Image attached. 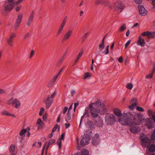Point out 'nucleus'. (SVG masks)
Segmentation results:
<instances>
[{
	"mask_svg": "<svg viewBox=\"0 0 155 155\" xmlns=\"http://www.w3.org/2000/svg\"><path fill=\"white\" fill-rule=\"evenodd\" d=\"M105 120L107 125L111 126L114 124L116 121L115 116L112 114H107L105 117Z\"/></svg>",
	"mask_w": 155,
	"mask_h": 155,
	"instance_id": "nucleus-2",
	"label": "nucleus"
},
{
	"mask_svg": "<svg viewBox=\"0 0 155 155\" xmlns=\"http://www.w3.org/2000/svg\"><path fill=\"white\" fill-rule=\"evenodd\" d=\"M34 54V50H32L31 51L29 57L30 58H31L32 57Z\"/></svg>",
	"mask_w": 155,
	"mask_h": 155,
	"instance_id": "nucleus-48",
	"label": "nucleus"
},
{
	"mask_svg": "<svg viewBox=\"0 0 155 155\" xmlns=\"http://www.w3.org/2000/svg\"><path fill=\"white\" fill-rule=\"evenodd\" d=\"M104 2V0H96L95 2V4L96 5L102 4Z\"/></svg>",
	"mask_w": 155,
	"mask_h": 155,
	"instance_id": "nucleus-36",
	"label": "nucleus"
},
{
	"mask_svg": "<svg viewBox=\"0 0 155 155\" xmlns=\"http://www.w3.org/2000/svg\"><path fill=\"white\" fill-rule=\"evenodd\" d=\"M130 105L129 106V107L131 110L134 109L137 104V99L134 98L132 99L130 102Z\"/></svg>",
	"mask_w": 155,
	"mask_h": 155,
	"instance_id": "nucleus-12",
	"label": "nucleus"
},
{
	"mask_svg": "<svg viewBox=\"0 0 155 155\" xmlns=\"http://www.w3.org/2000/svg\"><path fill=\"white\" fill-rule=\"evenodd\" d=\"M134 1L137 4H140L142 3V0H134Z\"/></svg>",
	"mask_w": 155,
	"mask_h": 155,
	"instance_id": "nucleus-54",
	"label": "nucleus"
},
{
	"mask_svg": "<svg viewBox=\"0 0 155 155\" xmlns=\"http://www.w3.org/2000/svg\"><path fill=\"white\" fill-rule=\"evenodd\" d=\"M16 36V34L14 33H12L10 35L9 38L8 40V43L11 47L13 45V39Z\"/></svg>",
	"mask_w": 155,
	"mask_h": 155,
	"instance_id": "nucleus-13",
	"label": "nucleus"
},
{
	"mask_svg": "<svg viewBox=\"0 0 155 155\" xmlns=\"http://www.w3.org/2000/svg\"><path fill=\"white\" fill-rule=\"evenodd\" d=\"M89 33V32H88L86 33L83 36V38H87V36L88 35Z\"/></svg>",
	"mask_w": 155,
	"mask_h": 155,
	"instance_id": "nucleus-64",
	"label": "nucleus"
},
{
	"mask_svg": "<svg viewBox=\"0 0 155 155\" xmlns=\"http://www.w3.org/2000/svg\"><path fill=\"white\" fill-rule=\"evenodd\" d=\"M89 107L91 115L94 117H97L98 113L103 115L107 111L104 104L100 100H97L94 103L90 104Z\"/></svg>",
	"mask_w": 155,
	"mask_h": 155,
	"instance_id": "nucleus-1",
	"label": "nucleus"
},
{
	"mask_svg": "<svg viewBox=\"0 0 155 155\" xmlns=\"http://www.w3.org/2000/svg\"><path fill=\"white\" fill-rule=\"evenodd\" d=\"M155 68H153V71L150 74L147 75L146 77V78L147 79H151L153 78V76L154 73V71Z\"/></svg>",
	"mask_w": 155,
	"mask_h": 155,
	"instance_id": "nucleus-29",
	"label": "nucleus"
},
{
	"mask_svg": "<svg viewBox=\"0 0 155 155\" xmlns=\"http://www.w3.org/2000/svg\"><path fill=\"white\" fill-rule=\"evenodd\" d=\"M137 44L138 45L142 46H144L145 44L144 39L141 38V36H140L138 40Z\"/></svg>",
	"mask_w": 155,
	"mask_h": 155,
	"instance_id": "nucleus-22",
	"label": "nucleus"
},
{
	"mask_svg": "<svg viewBox=\"0 0 155 155\" xmlns=\"http://www.w3.org/2000/svg\"><path fill=\"white\" fill-rule=\"evenodd\" d=\"M64 56H63V57H62L58 61V63L60 64H61L63 61L64 59Z\"/></svg>",
	"mask_w": 155,
	"mask_h": 155,
	"instance_id": "nucleus-56",
	"label": "nucleus"
},
{
	"mask_svg": "<svg viewBox=\"0 0 155 155\" xmlns=\"http://www.w3.org/2000/svg\"><path fill=\"white\" fill-rule=\"evenodd\" d=\"M56 94V92L55 91H54V93L51 94V97H50V98L53 99V98H54V97L55 96Z\"/></svg>",
	"mask_w": 155,
	"mask_h": 155,
	"instance_id": "nucleus-52",
	"label": "nucleus"
},
{
	"mask_svg": "<svg viewBox=\"0 0 155 155\" xmlns=\"http://www.w3.org/2000/svg\"><path fill=\"white\" fill-rule=\"evenodd\" d=\"M126 28V25L125 24H124L119 28V31L120 32H122L124 31Z\"/></svg>",
	"mask_w": 155,
	"mask_h": 155,
	"instance_id": "nucleus-34",
	"label": "nucleus"
},
{
	"mask_svg": "<svg viewBox=\"0 0 155 155\" xmlns=\"http://www.w3.org/2000/svg\"><path fill=\"white\" fill-rule=\"evenodd\" d=\"M64 23L63 22V23H61L58 29L56 35L58 36L62 32L64 27Z\"/></svg>",
	"mask_w": 155,
	"mask_h": 155,
	"instance_id": "nucleus-20",
	"label": "nucleus"
},
{
	"mask_svg": "<svg viewBox=\"0 0 155 155\" xmlns=\"http://www.w3.org/2000/svg\"><path fill=\"white\" fill-rule=\"evenodd\" d=\"M91 77V75L89 73L87 72L85 73L83 75V79H88Z\"/></svg>",
	"mask_w": 155,
	"mask_h": 155,
	"instance_id": "nucleus-33",
	"label": "nucleus"
},
{
	"mask_svg": "<svg viewBox=\"0 0 155 155\" xmlns=\"http://www.w3.org/2000/svg\"><path fill=\"white\" fill-rule=\"evenodd\" d=\"M113 111L114 113V114L117 116L118 117H120L122 114H121V112L120 110L117 108H115L113 109Z\"/></svg>",
	"mask_w": 155,
	"mask_h": 155,
	"instance_id": "nucleus-21",
	"label": "nucleus"
},
{
	"mask_svg": "<svg viewBox=\"0 0 155 155\" xmlns=\"http://www.w3.org/2000/svg\"><path fill=\"white\" fill-rule=\"evenodd\" d=\"M140 140L142 142L141 145L144 147H146L150 142V140L147 137H141Z\"/></svg>",
	"mask_w": 155,
	"mask_h": 155,
	"instance_id": "nucleus-8",
	"label": "nucleus"
},
{
	"mask_svg": "<svg viewBox=\"0 0 155 155\" xmlns=\"http://www.w3.org/2000/svg\"><path fill=\"white\" fill-rule=\"evenodd\" d=\"M53 101V99L51 98L49 96H48L44 100V102L46 104V108H48L51 105Z\"/></svg>",
	"mask_w": 155,
	"mask_h": 155,
	"instance_id": "nucleus-10",
	"label": "nucleus"
},
{
	"mask_svg": "<svg viewBox=\"0 0 155 155\" xmlns=\"http://www.w3.org/2000/svg\"><path fill=\"white\" fill-rule=\"evenodd\" d=\"M147 31L146 32H144L142 33L141 35L143 36H145L146 35L147 36Z\"/></svg>",
	"mask_w": 155,
	"mask_h": 155,
	"instance_id": "nucleus-60",
	"label": "nucleus"
},
{
	"mask_svg": "<svg viewBox=\"0 0 155 155\" xmlns=\"http://www.w3.org/2000/svg\"><path fill=\"white\" fill-rule=\"evenodd\" d=\"M133 87V84L131 83L127 84L126 85L127 88L130 90H131Z\"/></svg>",
	"mask_w": 155,
	"mask_h": 155,
	"instance_id": "nucleus-38",
	"label": "nucleus"
},
{
	"mask_svg": "<svg viewBox=\"0 0 155 155\" xmlns=\"http://www.w3.org/2000/svg\"><path fill=\"white\" fill-rule=\"evenodd\" d=\"M83 51L82 50H81L79 52V54L77 56L78 58H80L82 56L83 54Z\"/></svg>",
	"mask_w": 155,
	"mask_h": 155,
	"instance_id": "nucleus-49",
	"label": "nucleus"
},
{
	"mask_svg": "<svg viewBox=\"0 0 155 155\" xmlns=\"http://www.w3.org/2000/svg\"><path fill=\"white\" fill-rule=\"evenodd\" d=\"M55 140L54 139H51L48 142V147H49L50 145H51L53 143H54Z\"/></svg>",
	"mask_w": 155,
	"mask_h": 155,
	"instance_id": "nucleus-40",
	"label": "nucleus"
},
{
	"mask_svg": "<svg viewBox=\"0 0 155 155\" xmlns=\"http://www.w3.org/2000/svg\"><path fill=\"white\" fill-rule=\"evenodd\" d=\"M147 36L149 38H153L155 37V32H150L147 31Z\"/></svg>",
	"mask_w": 155,
	"mask_h": 155,
	"instance_id": "nucleus-30",
	"label": "nucleus"
},
{
	"mask_svg": "<svg viewBox=\"0 0 155 155\" xmlns=\"http://www.w3.org/2000/svg\"><path fill=\"white\" fill-rule=\"evenodd\" d=\"M23 0H18L15 3H14V5H17L21 3Z\"/></svg>",
	"mask_w": 155,
	"mask_h": 155,
	"instance_id": "nucleus-46",
	"label": "nucleus"
},
{
	"mask_svg": "<svg viewBox=\"0 0 155 155\" xmlns=\"http://www.w3.org/2000/svg\"><path fill=\"white\" fill-rule=\"evenodd\" d=\"M1 114L3 115L7 116H11L14 117H16V116L13 114H12L10 112H8L7 111L4 110L1 112Z\"/></svg>",
	"mask_w": 155,
	"mask_h": 155,
	"instance_id": "nucleus-18",
	"label": "nucleus"
},
{
	"mask_svg": "<svg viewBox=\"0 0 155 155\" xmlns=\"http://www.w3.org/2000/svg\"><path fill=\"white\" fill-rule=\"evenodd\" d=\"M143 115L140 113L135 114L134 117V124L139 125L140 124L142 120Z\"/></svg>",
	"mask_w": 155,
	"mask_h": 155,
	"instance_id": "nucleus-5",
	"label": "nucleus"
},
{
	"mask_svg": "<svg viewBox=\"0 0 155 155\" xmlns=\"http://www.w3.org/2000/svg\"><path fill=\"white\" fill-rule=\"evenodd\" d=\"M45 111L43 107H42L40 109V111L39 112V115L41 116L44 113Z\"/></svg>",
	"mask_w": 155,
	"mask_h": 155,
	"instance_id": "nucleus-42",
	"label": "nucleus"
},
{
	"mask_svg": "<svg viewBox=\"0 0 155 155\" xmlns=\"http://www.w3.org/2000/svg\"><path fill=\"white\" fill-rule=\"evenodd\" d=\"M15 150V146L13 145H11L9 148V151L10 152H13Z\"/></svg>",
	"mask_w": 155,
	"mask_h": 155,
	"instance_id": "nucleus-39",
	"label": "nucleus"
},
{
	"mask_svg": "<svg viewBox=\"0 0 155 155\" xmlns=\"http://www.w3.org/2000/svg\"><path fill=\"white\" fill-rule=\"evenodd\" d=\"M100 141V140L99 138V135L98 134H95L92 140V144L95 146L98 145Z\"/></svg>",
	"mask_w": 155,
	"mask_h": 155,
	"instance_id": "nucleus-11",
	"label": "nucleus"
},
{
	"mask_svg": "<svg viewBox=\"0 0 155 155\" xmlns=\"http://www.w3.org/2000/svg\"><path fill=\"white\" fill-rule=\"evenodd\" d=\"M125 5L122 3H120L116 7V10H121L120 11V12L122 11V10L125 7Z\"/></svg>",
	"mask_w": 155,
	"mask_h": 155,
	"instance_id": "nucleus-23",
	"label": "nucleus"
},
{
	"mask_svg": "<svg viewBox=\"0 0 155 155\" xmlns=\"http://www.w3.org/2000/svg\"><path fill=\"white\" fill-rule=\"evenodd\" d=\"M138 8L140 14L141 15L145 16L147 14V12L143 6L139 5Z\"/></svg>",
	"mask_w": 155,
	"mask_h": 155,
	"instance_id": "nucleus-14",
	"label": "nucleus"
},
{
	"mask_svg": "<svg viewBox=\"0 0 155 155\" xmlns=\"http://www.w3.org/2000/svg\"><path fill=\"white\" fill-rule=\"evenodd\" d=\"M72 34V31L69 30L64 35L63 37V40L64 41L66 40L69 38Z\"/></svg>",
	"mask_w": 155,
	"mask_h": 155,
	"instance_id": "nucleus-19",
	"label": "nucleus"
},
{
	"mask_svg": "<svg viewBox=\"0 0 155 155\" xmlns=\"http://www.w3.org/2000/svg\"><path fill=\"white\" fill-rule=\"evenodd\" d=\"M23 15L22 14H19L18 15L14 25V28L15 29H18L19 27Z\"/></svg>",
	"mask_w": 155,
	"mask_h": 155,
	"instance_id": "nucleus-7",
	"label": "nucleus"
},
{
	"mask_svg": "<svg viewBox=\"0 0 155 155\" xmlns=\"http://www.w3.org/2000/svg\"><path fill=\"white\" fill-rule=\"evenodd\" d=\"M12 106L16 109H18L20 108L21 105V101L17 98H14V102Z\"/></svg>",
	"mask_w": 155,
	"mask_h": 155,
	"instance_id": "nucleus-16",
	"label": "nucleus"
},
{
	"mask_svg": "<svg viewBox=\"0 0 155 155\" xmlns=\"http://www.w3.org/2000/svg\"><path fill=\"white\" fill-rule=\"evenodd\" d=\"M37 124L38 125L39 128H42L44 125V123L42 121L41 118H39L38 119L37 121Z\"/></svg>",
	"mask_w": 155,
	"mask_h": 155,
	"instance_id": "nucleus-27",
	"label": "nucleus"
},
{
	"mask_svg": "<svg viewBox=\"0 0 155 155\" xmlns=\"http://www.w3.org/2000/svg\"><path fill=\"white\" fill-rule=\"evenodd\" d=\"M21 8V6H20L16 7L15 8V10L17 12H18L20 10Z\"/></svg>",
	"mask_w": 155,
	"mask_h": 155,
	"instance_id": "nucleus-55",
	"label": "nucleus"
},
{
	"mask_svg": "<svg viewBox=\"0 0 155 155\" xmlns=\"http://www.w3.org/2000/svg\"><path fill=\"white\" fill-rule=\"evenodd\" d=\"M109 45H108L107 46V47H106V50L104 52V53L106 54H108L109 53Z\"/></svg>",
	"mask_w": 155,
	"mask_h": 155,
	"instance_id": "nucleus-44",
	"label": "nucleus"
},
{
	"mask_svg": "<svg viewBox=\"0 0 155 155\" xmlns=\"http://www.w3.org/2000/svg\"><path fill=\"white\" fill-rule=\"evenodd\" d=\"M34 15L35 12L34 11H32L29 16L28 20L29 21H32L33 20Z\"/></svg>",
	"mask_w": 155,
	"mask_h": 155,
	"instance_id": "nucleus-31",
	"label": "nucleus"
},
{
	"mask_svg": "<svg viewBox=\"0 0 155 155\" xmlns=\"http://www.w3.org/2000/svg\"><path fill=\"white\" fill-rule=\"evenodd\" d=\"M95 124L98 127H101L103 126V121L100 117H98L95 119Z\"/></svg>",
	"mask_w": 155,
	"mask_h": 155,
	"instance_id": "nucleus-15",
	"label": "nucleus"
},
{
	"mask_svg": "<svg viewBox=\"0 0 155 155\" xmlns=\"http://www.w3.org/2000/svg\"><path fill=\"white\" fill-rule=\"evenodd\" d=\"M79 105V103L78 102L75 103H74V110H75L76 107Z\"/></svg>",
	"mask_w": 155,
	"mask_h": 155,
	"instance_id": "nucleus-61",
	"label": "nucleus"
},
{
	"mask_svg": "<svg viewBox=\"0 0 155 155\" xmlns=\"http://www.w3.org/2000/svg\"><path fill=\"white\" fill-rule=\"evenodd\" d=\"M64 137V135L63 134H62L61 137L59 139V140L57 141V143L58 145L59 148V149H60L61 147V140H63Z\"/></svg>",
	"mask_w": 155,
	"mask_h": 155,
	"instance_id": "nucleus-28",
	"label": "nucleus"
},
{
	"mask_svg": "<svg viewBox=\"0 0 155 155\" xmlns=\"http://www.w3.org/2000/svg\"><path fill=\"white\" fill-rule=\"evenodd\" d=\"M146 125L147 126L149 129H152L153 128V122L151 119H148L146 120Z\"/></svg>",
	"mask_w": 155,
	"mask_h": 155,
	"instance_id": "nucleus-17",
	"label": "nucleus"
},
{
	"mask_svg": "<svg viewBox=\"0 0 155 155\" xmlns=\"http://www.w3.org/2000/svg\"><path fill=\"white\" fill-rule=\"evenodd\" d=\"M105 5L106 6H107L109 8H112L110 2L109 1H106L105 3Z\"/></svg>",
	"mask_w": 155,
	"mask_h": 155,
	"instance_id": "nucleus-41",
	"label": "nucleus"
},
{
	"mask_svg": "<svg viewBox=\"0 0 155 155\" xmlns=\"http://www.w3.org/2000/svg\"><path fill=\"white\" fill-rule=\"evenodd\" d=\"M77 148L78 149H80V147L79 146V139H78V138H77Z\"/></svg>",
	"mask_w": 155,
	"mask_h": 155,
	"instance_id": "nucleus-53",
	"label": "nucleus"
},
{
	"mask_svg": "<svg viewBox=\"0 0 155 155\" xmlns=\"http://www.w3.org/2000/svg\"><path fill=\"white\" fill-rule=\"evenodd\" d=\"M71 119V116L70 115V112L69 111H68V114L67 116V117L66 118V120L68 122L69 120H70Z\"/></svg>",
	"mask_w": 155,
	"mask_h": 155,
	"instance_id": "nucleus-35",
	"label": "nucleus"
},
{
	"mask_svg": "<svg viewBox=\"0 0 155 155\" xmlns=\"http://www.w3.org/2000/svg\"><path fill=\"white\" fill-rule=\"evenodd\" d=\"M150 137L152 140H155V130H154V131L151 135Z\"/></svg>",
	"mask_w": 155,
	"mask_h": 155,
	"instance_id": "nucleus-47",
	"label": "nucleus"
},
{
	"mask_svg": "<svg viewBox=\"0 0 155 155\" xmlns=\"http://www.w3.org/2000/svg\"><path fill=\"white\" fill-rule=\"evenodd\" d=\"M71 96H73V95L75 94V91L74 90H72L71 91Z\"/></svg>",
	"mask_w": 155,
	"mask_h": 155,
	"instance_id": "nucleus-62",
	"label": "nucleus"
},
{
	"mask_svg": "<svg viewBox=\"0 0 155 155\" xmlns=\"http://www.w3.org/2000/svg\"><path fill=\"white\" fill-rule=\"evenodd\" d=\"M8 2L7 5L5 6V10L7 11H11L15 7L14 3L13 2L14 0H8Z\"/></svg>",
	"mask_w": 155,
	"mask_h": 155,
	"instance_id": "nucleus-9",
	"label": "nucleus"
},
{
	"mask_svg": "<svg viewBox=\"0 0 155 155\" xmlns=\"http://www.w3.org/2000/svg\"><path fill=\"white\" fill-rule=\"evenodd\" d=\"M118 61L119 62L122 63L123 61V58L122 56L120 57L118 59Z\"/></svg>",
	"mask_w": 155,
	"mask_h": 155,
	"instance_id": "nucleus-59",
	"label": "nucleus"
},
{
	"mask_svg": "<svg viewBox=\"0 0 155 155\" xmlns=\"http://www.w3.org/2000/svg\"><path fill=\"white\" fill-rule=\"evenodd\" d=\"M68 109V108L67 107H64L63 110V113L64 114H65L67 112Z\"/></svg>",
	"mask_w": 155,
	"mask_h": 155,
	"instance_id": "nucleus-57",
	"label": "nucleus"
},
{
	"mask_svg": "<svg viewBox=\"0 0 155 155\" xmlns=\"http://www.w3.org/2000/svg\"><path fill=\"white\" fill-rule=\"evenodd\" d=\"M81 137V145L82 147L86 145L89 143L90 137L89 134H85L83 136H82Z\"/></svg>",
	"mask_w": 155,
	"mask_h": 155,
	"instance_id": "nucleus-4",
	"label": "nucleus"
},
{
	"mask_svg": "<svg viewBox=\"0 0 155 155\" xmlns=\"http://www.w3.org/2000/svg\"><path fill=\"white\" fill-rule=\"evenodd\" d=\"M27 132V130L26 129H23L20 132L19 134L21 136L23 135L25 133Z\"/></svg>",
	"mask_w": 155,
	"mask_h": 155,
	"instance_id": "nucleus-37",
	"label": "nucleus"
},
{
	"mask_svg": "<svg viewBox=\"0 0 155 155\" xmlns=\"http://www.w3.org/2000/svg\"><path fill=\"white\" fill-rule=\"evenodd\" d=\"M58 78V77H57V75H55L51 80L49 83L48 84V87H50L52 86L54 83L55 82Z\"/></svg>",
	"mask_w": 155,
	"mask_h": 155,
	"instance_id": "nucleus-25",
	"label": "nucleus"
},
{
	"mask_svg": "<svg viewBox=\"0 0 155 155\" xmlns=\"http://www.w3.org/2000/svg\"><path fill=\"white\" fill-rule=\"evenodd\" d=\"M137 124L132 123L130 125V131L133 134H135L140 131V129L137 126Z\"/></svg>",
	"mask_w": 155,
	"mask_h": 155,
	"instance_id": "nucleus-6",
	"label": "nucleus"
},
{
	"mask_svg": "<svg viewBox=\"0 0 155 155\" xmlns=\"http://www.w3.org/2000/svg\"><path fill=\"white\" fill-rule=\"evenodd\" d=\"M104 43H101L99 45V48L100 50H102L104 49Z\"/></svg>",
	"mask_w": 155,
	"mask_h": 155,
	"instance_id": "nucleus-43",
	"label": "nucleus"
},
{
	"mask_svg": "<svg viewBox=\"0 0 155 155\" xmlns=\"http://www.w3.org/2000/svg\"><path fill=\"white\" fill-rule=\"evenodd\" d=\"M30 36V34L29 32H28L25 35L24 37V39H26L27 38H28Z\"/></svg>",
	"mask_w": 155,
	"mask_h": 155,
	"instance_id": "nucleus-51",
	"label": "nucleus"
},
{
	"mask_svg": "<svg viewBox=\"0 0 155 155\" xmlns=\"http://www.w3.org/2000/svg\"><path fill=\"white\" fill-rule=\"evenodd\" d=\"M118 121L123 125H128L130 123V119L129 118L127 114L126 113H123L121 116L119 117Z\"/></svg>",
	"mask_w": 155,
	"mask_h": 155,
	"instance_id": "nucleus-3",
	"label": "nucleus"
},
{
	"mask_svg": "<svg viewBox=\"0 0 155 155\" xmlns=\"http://www.w3.org/2000/svg\"><path fill=\"white\" fill-rule=\"evenodd\" d=\"M84 14V12L82 10L80 12V16L82 17L83 16Z\"/></svg>",
	"mask_w": 155,
	"mask_h": 155,
	"instance_id": "nucleus-63",
	"label": "nucleus"
},
{
	"mask_svg": "<svg viewBox=\"0 0 155 155\" xmlns=\"http://www.w3.org/2000/svg\"><path fill=\"white\" fill-rule=\"evenodd\" d=\"M6 93L4 89L0 88V94H4Z\"/></svg>",
	"mask_w": 155,
	"mask_h": 155,
	"instance_id": "nucleus-50",
	"label": "nucleus"
},
{
	"mask_svg": "<svg viewBox=\"0 0 155 155\" xmlns=\"http://www.w3.org/2000/svg\"><path fill=\"white\" fill-rule=\"evenodd\" d=\"M146 147H147L149 151L151 152L155 151V145L153 144L148 145Z\"/></svg>",
	"mask_w": 155,
	"mask_h": 155,
	"instance_id": "nucleus-26",
	"label": "nucleus"
},
{
	"mask_svg": "<svg viewBox=\"0 0 155 155\" xmlns=\"http://www.w3.org/2000/svg\"><path fill=\"white\" fill-rule=\"evenodd\" d=\"M81 154L82 155H89V152L86 150L83 149L81 151Z\"/></svg>",
	"mask_w": 155,
	"mask_h": 155,
	"instance_id": "nucleus-32",
	"label": "nucleus"
},
{
	"mask_svg": "<svg viewBox=\"0 0 155 155\" xmlns=\"http://www.w3.org/2000/svg\"><path fill=\"white\" fill-rule=\"evenodd\" d=\"M130 42L131 41L130 40L128 41L125 44V47H127L130 44Z\"/></svg>",
	"mask_w": 155,
	"mask_h": 155,
	"instance_id": "nucleus-58",
	"label": "nucleus"
},
{
	"mask_svg": "<svg viewBox=\"0 0 155 155\" xmlns=\"http://www.w3.org/2000/svg\"><path fill=\"white\" fill-rule=\"evenodd\" d=\"M137 110L141 112H143L144 111V109L142 107L139 106L137 107Z\"/></svg>",
	"mask_w": 155,
	"mask_h": 155,
	"instance_id": "nucleus-45",
	"label": "nucleus"
},
{
	"mask_svg": "<svg viewBox=\"0 0 155 155\" xmlns=\"http://www.w3.org/2000/svg\"><path fill=\"white\" fill-rule=\"evenodd\" d=\"M14 98L13 97H12L8 99L6 102L8 106L12 105V106L14 102Z\"/></svg>",
	"mask_w": 155,
	"mask_h": 155,
	"instance_id": "nucleus-24",
	"label": "nucleus"
}]
</instances>
